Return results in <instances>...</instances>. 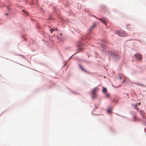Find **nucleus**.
<instances>
[{
  "instance_id": "1",
  "label": "nucleus",
  "mask_w": 146,
  "mask_h": 146,
  "mask_svg": "<svg viewBox=\"0 0 146 146\" xmlns=\"http://www.w3.org/2000/svg\"><path fill=\"white\" fill-rule=\"evenodd\" d=\"M116 33L119 36H124L127 35L126 33L123 31H117Z\"/></svg>"
},
{
  "instance_id": "2",
  "label": "nucleus",
  "mask_w": 146,
  "mask_h": 146,
  "mask_svg": "<svg viewBox=\"0 0 146 146\" xmlns=\"http://www.w3.org/2000/svg\"><path fill=\"white\" fill-rule=\"evenodd\" d=\"M99 90V89L97 87L93 89H92L91 91L92 94H95Z\"/></svg>"
},
{
  "instance_id": "3",
  "label": "nucleus",
  "mask_w": 146,
  "mask_h": 146,
  "mask_svg": "<svg viewBox=\"0 0 146 146\" xmlns=\"http://www.w3.org/2000/svg\"><path fill=\"white\" fill-rule=\"evenodd\" d=\"M135 56L136 58L139 59V60H141V55L137 53L135 54Z\"/></svg>"
},
{
  "instance_id": "4",
  "label": "nucleus",
  "mask_w": 146,
  "mask_h": 146,
  "mask_svg": "<svg viewBox=\"0 0 146 146\" xmlns=\"http://www.w3.org/2000/svg\"><path fill=\"white\" fill-rule=\"evenodd\" d=\"M99 20H101V21L103 23H104L105 25H106V22L107 21V20L106 19H98Z\"/></svg>"
},
{
  "instance_id": "5",
  "label": "nucleus",
  "mask_w": 146,
  "mask_h": 146,
  "mask_svg": "<svg viewBox=\"0 0 146 146\" xmlns=\"http://www.w3.org/2000/svg\"><path fill=\"white\" fill-rule=\"evenodd\" d=\"M109 54L111 55V56H113L115 57H117V56H118V55L116 54H115L113 52H110Z\"/></svg>"
},
{
  "instance_id": "6",
  "label": "nucleus",
  "mask_w": 146,
  "mask_h": 146,
  "mask_svg": "<svg viewBox=\"0 0 146 146\" xmlns=\"http://www.w3.org/2000/svg\"><path fill=\"white\" fill-rule=\"evenodd\" d=\"M92 94V98L93 99H94L97 97V95L96 94Z\"/></svg>"
},
{
  "instance_id": "7",
  "label": "nucleus",
  "mask_w": 146,
  "mask_h": 146,
  "mask_svg": "<svg viewBox=\"0 0 146 146\" xmlns=\"http://www.w3.org/2000/svg\"><path fill=\"white\" fill-rule=\"evenodd\" d=\"M96 24L94 23L92 26L89 29V30L90 31H91L96 26Z\"/></svg>"
},
{
  "instance_id": "8",
  "label": "nucleus",
  "mask_w": 146,
  "mask_h": 146,
  "mask_svg": "<svg viewBox=\"0 0 146 146\" xmlns=\"http://www.w3.org/2000/svg\"><path fill=\"white\" fill-rule=\"evenodd\" d=\"M140 112L141 113V115L143 117H144V115L145 114V112L144 111H140Z\"/></svg>"
},
{
  "instance_id": "9",
  "label": "nucleus",
  "mask_w": 146,
  "mask_h": 146,
  "mask_svg": "<svg viewBox=\"0 0 146 146\" xmlns=\"http://www.w3.org/2000/svg\"><path fill=\"white\" fill-rule=\"evenodd\" d=\"M50 30L51 33H52L53 31H57L58 30V29L57 28H55V29H50Z\"/></svg>"
},
{
  "instance_id": "10",
  "label": "nucleus",
  "mask_w": 146,
  "mask_h": 146,
  "mask_svg": "<svg viewBox=\"0 0 146 146\" xmlns=\"http://www.w3.org/2000/svg\"><path fill=\"white\" fill-rule=\"evenodd\" d=\"M133 106L134 107V108L136 109L138 111L139 110V109L137 108V104H135L134 105H133Z\"/></svg>"
},
{
  "instance_id": "11",
  "label": "nucleus",
  "mask_w": 146,
  "mask_h": 146,
  "mask_svg": "<svg viewBox=\"0 0 146 146\" xmlns=\"http://www.w3.org/2000/svg\"><path fill=\"white\" fill-rule=\"evenodd\" d=\"M102 91L104 93H106L107 91V89L103 87L102 90Z\"/></svg>"
},
{
  "instance_id": "12",
  "label": "nucleus",
  "mask_w": 146,
  "mask_h": 146,
  "mask_svg": "<svg viewBox=\"0 0 146 146\" xmlns=\"http://www.w3.org/2000/svg\"><path fill=\"white\" fill-rule=\"evenodd\" d=\"M106 97L107 98H108L110 97V95L108 94H107L106 95Z\"/></svg>"
},
{
  "instance_id": "13",
  "label": "nucleus",
  "mask_w": 146,
  "mask_h": 146,
  "mask_svg": "<svg viewBox=\"0 0 146 146\" xmlns=\"http://www.w3.org/2000/svg\"><path fill=\"white\" fill-rule=\"evenodd\" d=\"M80 67L82 70L83 71L86 72L85 70L81 66H80Z\"/></svg>"
},
{
  "instance_id": "14",
  "label": "nucleus",
  "mask_w": 146,
  "mask_h": 146,
  "mask_svg": "<svg viewBox=\"0 0 146 146\" xmlns=\"http://www.w3.org/2000/svg\"><path fill=\"white\" fill-rule=\"evenodd\" d=\"M107 111H108V112L109 113H110L111 112V111H110V110H107Z\"/></svg>"
},
{
  "instance_id": "15",
  "label": "nucleus",
  "mask_w": 146,
  "mask_h": 146,
  "mask_svg": "<svg viewBox=\"0 0 146 146\" xmlns=\"http://www.w3.org/2000/svg\"><path fill=\"white\" fill-rule=\"evenodd\" d=\"M79 50H82V48H80L78 49Z\"/></svg>"
},
{
  "instance_id": "16",
  "label": "nucleus",
  "mask_w": 146,
  "mask_h": 146,
  "mask_svg": "<svg viewBox=\"0 0 146 146\" xmlns=\"http://www.w3.org/2000/svg\"><path fill=\"white\" fill-rule=\"evenodd\" d=\"M136 115H135L134 116V117L135 119L136 118Z\"/></svg>"
},
{
  "instance_id": "17",
  "label": "nucleus",
  "mask_w": 146,
  "mask_h": 146,
  "mask_svg": "<svg viewBox=\"0 0 146 146\" xmlns=\"http://www.w3.org/2000/svg\"><path fill=\"white\" fill-rule=\"evenodd\" d=\"M137 104V105H140V103H138Z\"/></svg>"
},
{
  "instance_id": "18",
  "label": "nucleus",
  "mask_w": 146,
  "mask_h": 146,
  "mask_svg": "<svg viewBox=\"0 0 146 146\" xmlns=\"http://www.w3.org/2000/svg\"><path fill=\"white\" fill-rule=\"evenodd\" d=\"M23 11H24L25 12V13H26V12L24 10H23Z\"/></svg>"
},
{
  "instance_id": "19",
  "label": "nucleus",
  "mask_w": 146,
  "mask_h": 146,
  "mask_svg": "<svg viewBox=\"0 0 146 146\" xmlns=\"http://www.w3.org/2000/svg\"><path fill=\"white\" fill-rule=\"evenodd\" d=\"M119 78L120 79H121V77H119Z\"/></svg>"
},
{
  "instance_id": "20",
  "label": "nucleus",
  "mask_w": 146,
  "mask_h": 146,
  "mask_svg": "<svg viewBox=\"0 0 146 146\" xmlns=\"http://www.w3.org/2000/svg\"><path fill=\"white\" fill-rule=\"evenodd\" d=\"M5 15H7V14L6 13V14H5Z\"/></svg>"
},
{
  "instance_id": "21",
  "label": "nucleus",
  "mask_w": 146,
  "mask_h": 146,
  "mask_svg": "<svg viewBox=\"0 0 146 146\" xmlns=\"http://www.w3.org/2000/svg\"><path fill=\"white\" fill-rule=\"evenodd\" d=\"M60 35H62V33H61V34H60Z\"/></svg>"
}]
</instances>
